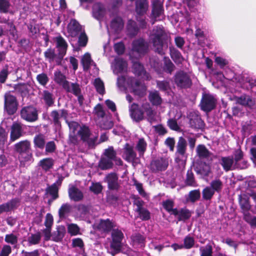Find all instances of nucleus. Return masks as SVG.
Here are the masks:
<instances>
[{
	"label": "nucleus",
	"instance_id": "f257e3e1",
	"mask_svg": "<svg viewBox=\"0 0 256 256\" xmlns=\"http://www.w3.org/2000/svg\"><path fill=\"white\" fill-rule=\"evenodd\" d=\"M117 84L120 88H124L133 92L140 97L146 94V86L134 78L127 76L118 77Z\"/></svg>",
	"mask_w": 256,
	"mask_h": 256
},
{
	"label": "nucleus",
	"instance_id": "f03ea898",
	"mask_svg": "<svg viewBox=\"0 0 256 256\" xmlns=\"http://www.w3.org/2000/svg\"><path fill=\"white\" fill-rule=\"evenodd\" d=\"M168 38V36L162 26L154 28L149 36L150 42L152 44L156 52L163 54L164 40Z\"/></svg>",
	"mask_w": 256,
	"mask_h": 256
},
{
	"label": "nucleus",
	"instance_id": "7ed1b4c3",
	"mask_svg": "<svg viewBox=\"0 0 256 256\" xmlns=\"http://www.w3.org/2000/svg\"><path fill=\"white\" fill-rule=\"evenodd\" d=\"M130 112L132 118L137 122L144 119V114L148 118H152L154 116V111L148 102L143 104L141 108H138L136 104H132L130 106Z\"/></svg>",
	"mask_w": 256,
	"mask_h": 256
},
{
	"label": "nucleus",
	"instance_id": "20e7f679",
	"mask_svg": "<svg viewBox=\"0 0 256 256\" xmlns=\"http://www.w3.org/2000/svg\"><path fill=\"white\" fill-rule=\"evenodd\" d=\"M30 146V144L27 141L17 144V152L19 153L18 158L20 166H25L32 162Z\"/></svg>",
	"mask_w": 256,
	"mask_h": 256
},
{
	"label": "nucleus",
	"instance_id": "39448f33",
	"mask_svg": "<svg viewBox=\"0 0 256 256\" xmlns=\"http://www.w3.org/2000/svg\"><path fill=\"white\" fill-rule=\"evenodd\" d=\"M78 134L81 137V138L84 141L86 142L90 148H93L96 145L98 144V132H90L87 126H83L80 127L78 131Z\"/></svg>",
	"mask_w": 256,
	"mask_h": 256
},
{
	"label": "nucleus",
	"instance_id": "423d86ee",
	"mask_svg": "<svg viewBox=\"0 0 256 256\" xmlns=\"http://www.w3.org/2000/svg\"><path fill=\"white\" fill-rule=\"evenodd\" d=\"M186 142L182 137H180L176 146V162L179 164H183L186 160Z\"/></svg>",
	"mask_w": 256,
	"mask_h": 256
},
{
	"label": "nucleus",
	"instance_id": "0eeeda50",
	"mask_svg": "<svg viewBox=\"0 0 256 256\" xmlns=\"http://www.w3.org/2000/svg\"><path fill=\"white\" fill-rule=\"evenodd\" d=\"M174 82L176 85L180 88H188L192 84V81L189 75L183 71H180L176 73Z\"/></svg>",
	"mask_w": 256,
	"mask_h": 256
},
{
	"label": "nucleus",
	"instance_id": "6e6552de",
	"mask_svg": "<svg viewBox=\"0 0 256 256\" xmlns=\"http://www.w3.org/2000/svg\"><path fill=\"white\" fill-rule=\"evenodd\" d=\"M216 100L214 96L210 94H204L203 95L200 106L204 111L208 112L212 110L216 106Z\"/></svg>",
	"mask_w": 256,
	"mask_h": 256
},
{
	"label": "nucleus",
	"instance_id": "1a4fd4ad",
	"mask_svg": "<svg viewBox=\"0 0 256 256\" xmlns=\"http://www.w3.org/2000/svg\"><path fill=\"white\" fill-rule=\"evenodd\" d=\"M20 114L23 119L30 122H35L38 118L37 110L33 106L24 108L20 112Z\"/></svg>",
	"mask_w": 256,
	"mask_h": 256
},
{
	"label": "nucleus",
	"instance_id": "9d476101",
	"mask_svg": "<svg viewBox=\"0 0 256 256\" xmlns=\"http://www.w3.org/2000/svg\"><path fill=\"white\" fill-rule=\"evenodd\" d=\"M4 108L8 114H12L16 112V98L10 92L5 95Z\"/></svg>",
	"mask_w": 256,
	"mask_h": 256
},
{
	"label": "nucleus",
	"instance_id": "9b49d317",
	"mask_svg": "<svg viewBox=\"0 0 256 256\" xmlns=\"http://www.w3.org/2000/svg\"><path fill=\"white\" fill-rule=\"evenodd\" d=\"M111 66L114 73L118 74L126 71L128 64L123 59L116 58L114 62L112 64Z\"/></svg>",
	"mask_w": 256,
	"mask_h": 256
},
{
	"label": "nucleus",
	"instance_id": "f8f14e48",
	"mask_svg": "<svg viewBox=\"0 0 256 256\" xmlns=\"http://www.w3.org/2000/svg\"><path fill=\"white\" fill-rule=\"evenodd\" d=\"M152 18L156 20H160L164 18V10L162 8V2L160 0L154 2L152 4Z\"/></svg>",
	"mask_w": 256,
	"mask_h": 256
},
{
	"label": "nucleus",
	"instance_id": "ddd939ff",
	"mask_svg": "<svg viewBox=\"0 0 256 256\" xmlns=\"http://www.w3.org/2000/svg\"><path fill=\"white\" fill-rule=\"evenodd\" d=\"M168 164L167 158H160L152 161L150 164L151 170L154 172L164 170Z\"/></svg>",
	"mask_w": 256,
	"mask_h": 256
},
{
	"label": "nucleus",
	"instance_id": "4468645a",
	"mask_svg": "<svg viewBox=\"0 0 256 256\" xmlns=\"http://www.w3.org/2000/svg\"><path fill=\"white\" fill-rule=\"evenodd\" d=\"M148 50V44L142 38L135 40L132 42V50L140 54L146 52Z\"/></svg>",
	"mask_w": 256,
	"mask_h": 256
},
{
	"label": "nucleus",
	"instance_id": "2eb2a0df",
	"mask_svg": "<svg viewBox=\"0 0 256 256\" xmlns=\"http://www.w3.org/2000/svg\"><path fill=\"white\" fill-rule=\"evenodd\" d=\"M122 158L130 162H134L136 158V154L133 147L128 144H126L124 147Z\"/></svg>",
	"mask_w": 256,
	"mask_h": 256
},
{
	"label": "nucleus",
	"instance_id": "dca6fc26",
	"mask_svg": "<svg viewBox=\"0 0 256 256\" xmlns=\"http://www.w3.org/2000/svg\"><path fill=\"white\" fill-rule=\"evenodd\" d=\"M67 30L68 36L74 38L80 33L82 26L76 20H72L68 25Z\"/></svg>",
	"mask_w": 256,
	"mask_h": 256
},
{
	"label": "nucleus",
	"instance_id": "f3484780",
	"mask_svg": "<svg viewBox=\"0 0 256 256\" xmlns=\"http://www.w3.org/2000/svg\"><path fill=\"white\" fill-rule=\"evenodd\" d=\"M67 116L68 112L64 110H53L50 114V119L52 120L54 124L58 126H59L60 125V118H66Z\"/></svg>",
	"mask_w": 256,
	"mask_h": 256
},
{
	"label": "nucleus",
	"instance_id": "a211bd4d",
	"mask_svg": "<svg viewBox=\"0 0 256 256\" xmlns=\"http://www.w3.org/2000/svg\"><path fill=\"white\" fill-rule=\"evenodd\" d=\"M124 22L122 18L118 16L114 17L110 22V30L112 32L118 33L124 28Z\"/></svg>",
	"mask_w": 256,
	"mask_h": 256
},
{
	"label": "nucleus",
	"instance_id": "6ab92c4d",
	"mask_svg": "<svg viewBox=\"0 0 256 256\" xmlns=\"http://www.w3.org/2000/svg\"><path fill=\"white\" fill-rule=\"evenodd\" d=\"M104 180L108 183V188L110 190H118L120 184L118 182V176L115 173H110L108 174Z\"/></svg>",
	"mask_w": 256,
	"mask_h": 256
},
{
	"label": "nucleus",
	"instance_id": "aec40b11",
	"mask_svg": "<svg viewBox=\"0 0 256 256\" xmlns=\"http://www.w3.org/2000/svg\"><path fill=\"white\" fill-rule=\"evenodd\" d=\"M56 43V46L59 52V56L61 58L66 54L68 48V44L65 40L61 36H58L54 38Z\"/></svg>",
	"mask_w": 256,
	"mask_h": 256
},
{
	"label": "nucleus",
	"instance_id": "412c9836",
	"mask_svg": "<svg viewBox=\"0 0 256 256\" xmlns=\"http://www.w3.org/2000/svg\"><path fill=\"white\" fill-rule=\"evenodd\" d=\"M236 100L237 104L250 108H252L256 103V101L254 99L246 94H243L240 96L236 97Z\"/></svg>",
	"mask_w": 256,
	"mask_h": 256
},
{
	"label": "nucleus",
	"instance_id": "4be33fe9",
	"mask_svg": "<svg viewBox=\"0 0 256 256\" xmlns=\"http://www.w3.org/2000/svg\"><path fill=\"white\" fill-rule=\"evenodd\" d=\"M94 226L100 230L107 232L112 229V224L108 219L106 220H99L96 222Z\"/></svg>",
	"mask_w": 256,
	"mask_h": 256
},
{
	"label": "nucleus",
	"instance_id": "5701e85b",
	"mask_svg": "<svg viewBox=\"0 0 256 256\" xmlns=\"http://www.w3.org/2000/svg\"><path fill=\"white\" fill-rule=\"evenodd\" d=\"M220 164L226 172L232 170L235 168L234 158L232 156L222 157L220 160Z\"/></svg>",
	"mask_w": 256,
	"mask_h": 256
},
{
	"label": "nucleus",
	"instance_id": "b1692460",
	"mask_svg": "<svg viewBox=\"0 0 256 256\" xmlns=\"http://www.w3.org/2000/svg\"><path fill=\"white\" fill-rule=\"evenodd\" d=\"M123 237L122 232L118 230H114L112 232V242L111 246L118 250L120 248L121 241Z\"/></svg>",
	"mask_w": 256,
	"mask_h": 256
},
{
	"label": "nucleus",
	"instance_id": "393cba45",
	"mask_svg": "<svg viewBox=\"0 0 256 256\" xmlns=\"http://www.w3.org/2000/svg\"><path fill=\"white\" fill-rule=\"evenodd\" d=\"M148 8L147 0H136V12L138 16L144 14Z\"/></svg>",
	"mask_w": 256,
	"mask_h": 256
},
{
	"label": "nucleus",
	"instance_id": "a878e982",
	"mask_svg": "<svg viewBox=\"0 0 256 256\" xmlns=\"http://www.w3.org/2000/svg\"><path fill=\"white\" fill-rule=\"evenodd\" d=\"M105 14V9L102 5L97 3L94 4L92 8V15L94 18L100 20Z\"/></svg>",
	"mask_w": 256,
	"mask_h": 256
},
{
	"label": "nucleus",
	"instance_id": "bb28decb",
	"mask_svg": "<svg viewBox=\"0 0 256 256\" xmlns=\"http://www.w3.org/2000/svg\"><path fill=\"white\" fill-rule=\"evenodd\" d=\"M68 194L70 198L74 201H79L83 198L82 192L78 188L72 186L68 190Z\"/></svg>",
	"mask_w": 256,
	"mask_h": 256
},
{
	"label": "nucleus",
	"instance_id": "cd10ccee",
	"mask_svg": "<svg viewBox=\"0 0 256 256\" xmlns=\"http://www.w3.org/2000/svg\"><path fill=\"white\" fill-rule=\"evenodd\" d=\"M54 160L52 158H45L40 160L38 166L47 172L52 168Z\"/></svg>",
	"mask_w": 256,
	"mask_h": 256
},
{
	"label": "nucleus",
	"instance_id": "c85d7f7f",
	"mask_svg": "<svg viewBox=\"0 0 256 256\" xmlns=\"http://www.w3.org/2000/svg\"><path fill=\"white\" fill-rule=\"evenodd\" d=\"M16 206V200L14 199L0 205V214L4 212H9L14 210Z\"/></svg>",
	"mask_w": 256,
	"mask_h": 256
},
{
	"label": "nucleus",
	"instance_id": "c756f323",
	"mask_svg": "<svg viewBox=\"0 0 256 256\" xmlns=\"http://www.w3.org/2000/svg\"><path fill=\"white\" fill-rule=\"evenodd\" d=\"M133 70L134 73L138 76H143L144 78H148V75L144 69L143 66L138 62H134Z\"/></svg>",
	"mask_w": 256,
	"mask_h": 256
},
{
	"label": "nucleus",
	"instance_id": "7c9ffc66",
	"mask_svg": "<svg viewBox=\"0 0 256 256\" xmlns=\"http://www.w3.org/2000/svg\"><path fill=\"white\" fill-rule=\"evenodd\" d=\"M54 80L56 83L62 86L63 88L68 84V82L66 80V78L60 71L57 70L54 73Z\"/></svg>",
	"mask_w": 256,
	"mask_h": 256
},
{
	"label": "nucleus",
	"instance_id": "2f4dec72",
	"mask_svg": "<svg viewBox=\"0 0 256 256\" xmlns=\"http://www.w3.org/2000/svg\"><path fill=\"white\" fill-rule=\"evenodd\" d=\"M81 62L83 66L84 70H88L90 66L94 64L96 66L91 58L90 55L89 53H86L82 58Z\"/></svg>",
	"mask_w": 256,
	"mask_h": 256
},
{
	"label": "nucleus",
	"instance_id": "473e14b6",
	"mask_svg": "<svg viewBox=\"0 0 256 256\" xmlns=\"http://www.w3.org/2000/svg\"><path fill=\"white\" fill-rule=\"evenodd\" d=\"M198 156L201 158H208L210 155V152L204 145H198L196 148Z\"/></svg>",
	"mask_w": 256,
	"mask_h": 256
},
{
	"label": "nucleus",
	"instance_id": "72a5a7b5",
	"mask_svg": "<svg viewBox=\"0 0 256 256\" xmlns=\"http://www.w3.org/2000/svg\"><path fill=\"white\" fill-rule=\"evenodd\" d=\"M148 98L153 105L158 106L161 104L162 100L157 91L150 92Z\"/></svg>",
	"mask_w": 256,
	"mask_h": 256
},
{
	"label": "nucleus",
	"instance_id": "f704fd0d",
	"mask_svg": "<svg viewBox=\"0 0 256 256\" xmlns=\"http://www.w3.org/2000/svg\"><path fill=\"white\" fill-rule=\"evenodd\" d=\"M240 204L241 208L245 214H248V210L250 209V206L248 202V200L246 196H241L239 197Z\"/></svg>",
	"mask_w": 256,
	"mask_h": 256
},
{
	"label": "nucleus",
	"instance_id": "c9c22d12",
	"mask_svg": "<svg viewBox=\"0 0 256 256\" xmlns=\"http://www.w3.org/2000/svg\"><path fill=\"white\" fill-rule=\"evenodd\" d=\"M134 246L136 248H142L144 246V238L140 234H135L132 236Z\"/></svg>",
	"mask_w": 256,
	"mask_h": 256
},
{
	"label": "nucleus",
	"instance_id": "e433bc0d",
	"mask_svg": "<svg viewBox=\"0 0 256 256\" xmlns=\"http://www.w3.org/2000/svg\"><path fill=\"white\" fill-rule=\"evenodd\" d=\"M162 205L164 208L171 214L176 216L178 214V210L176 208H174L173 201L169 200H166L163 202Z\"/></svg>",
	"mask_w": 256,
	"mask_h": 256
},
{
	"label": "nucleus",
	"instance_id": "4c0bfd02",
	"mask_svg": "<svg viewBox=\"0 0 256 256\" xmlns=\"http://www.w3.org/2000/svg\"><path fill=\"white\" fill-rule=\"evenodd\" d=\"M42 98L44 100L45 104L48 106H52L54 102V95L48 90L43 91L42 94Z\"/></svg>",
	"mask_w": 256,
	"mask_h": 256
},
{
	"label": "nucleus",
	"instance_id": "58836bf2",
	"mask_svg": "<svg viewBox=\"0 0 256 256\" xmlns=\"http://www.w3.org/2000/svg\"><path fill=\"white\" fill-rule=\"evenodd\" d=\"M112 166V160L104 156L102 158L98 164L100 168L102 170L110 169Z\"/></svg>",
	"mask_w": 256,
	"mask_h": 256
},
{
	"label": "nucleus",
	"instance_id": "ea45409f",
	"mask_svg": "<svg viewBox=\"0 0 256 256\" xmlns=\"http://www.w3.org/2000/svg\"><path fill=\"white\" fill-rule=\"evenodd\" d=\"M127 28L128 34L130 36H134L138 32V28L135 22L129 20L128 22Z\"/></svg>",
	"mask_w": 256,
	"mask_h": 256
},
{
	"label": "nucleus",
	"instance_id": "a19ab883",
	"mask_svg": "<svg viewBox=\"0 0 256 256\" xmlns=\"http://www.w3.org/2000/svg\"><path fill=\"white\" fill-rule=\"evenodd\" d=\"M147 146L146 142L144 138H140L136 145V149L138 152L139 155L142 156L145 152Z\"/></svg>",
	"mask_w": 256,
	"mask_h": 256
},
{
	"label": "nucleus",
	"instance_id": "79ce46f5",
	"mask_svg": "<svg viewBox=\"0 0 256 256\" xmlns=\"http://www.w3.org/2000/svg\"><path fill=\"white\" fill-rule=\"evenodd\" d=\"M67 91L72 92L75 95H78L80 93V88L78 84L74 83L68 82V84L64 88Z\"/></svg>",
	"mask_w": 256,
	"mask_h": 256
},
{
	"label": "nucleus",
	"instance_id": "37998d69",
	"mask_svg": "<svg viewBox=\"0 0 256 256\" xmlns=\"http://www.w3.org/2000/svg\"><path fill=\"white\" fill-rule=\"evenodd\" d=\"M94 85L96 91L100 94L104 93L105 89L103 82L100 78H96L94 82Z\"/></svg>",
	"mask_w": 256,
	"mask_h": 256
},
{
	"label": "nucleus",
	"instance_id": "c03bdc74",
	"mask_svg": "<svg viewBox=\"0 0 256 256\" xmlns=\"http://www.w3.org/2000/svg\"><path fill=\"white\" fill-rule=\"evenodd\" d=\"M164 70L168 73L171 74L174 70V64L168 58L166 57L164 58Z\"/></svg>",
	"mask_w": 256,
	"mask_h": 256
},
{
	"label": "nucleus",
	"instance_id": "a18cd8bd",
	"mask_svg": "<svg viewBox=\"0 0 256 256\" xmlns=\"http://www.w3.org/2000/svg\"><path fill=\"white\" fill-rule=\"evenodd\" d=\"M136 211L138 213L139 216L144 220H148L150 218V214L148 210L138 206Z\"/></svg>",
	"mask_w": 256,
	"mask_h": 256
},
{
	"label": "nucleus",
	"instance_id": "49530a36",
	"mask_svg": "<svg viewBox=\"0 0 256 256\" xmlns=\"http://www.w3.org/2000/svg\"><path fill=\"white\" fill-rule=\"evenodd\" d=\"M34 143L36 147L40 148H43L45 144L44 136L42 134L36 136L34 138Z\"/></svg>",
	"mask_w": 256,
	"mask_h": 256
},
{
	"label": "nucleus",
	"instance_id": "de8ad7c7",
	"mask_svg": "<svg viewBox=\"0 0 256 256\" xmlns=\"http://www.w3.org/2000/svg\"><path fill=\"white\" fill-rule=\"evenodd\" d=\"M170 56L172 59L176 64H180L184 60V58L182 56L180 52L176 50H171Z\"/></svg>",
	"mask_w": 256,
	"mask_h": 256
},
{
	"label": "nucleus",
	"instance_id": "09e8293b",
	"mask_svg": "<svg viewBox=\"0 0 256 256\" xmlns=\"http://www.w3.org/2000/svg\"><path fill=\"white\" fill-rule=\"evenodd\" d=\"M210 188L214 190V192H219L222 188V183L219 179H216L212 180L210 184Z\"/></svg>",
	"mask_w": 256,
	"mask_h": 256
},
{
	"label": "nucleus",
	"instance_id": "8fccbe9b",
	"mask_svg": "<svg viewBox=\"0 0 256 256\" xmlns=\"http://www.w3.org/2000/svg\"><path fill=\"white\" fill-rule=\"evenodd\" d=\"M98 125L102 129L108 130L112 127L113 122L112 120L104 118L101 121L98 122Z\"/></svg>",
	"mask_w": 256,
	"mask_h": 256
},
{
	"label": "nucleus",
	"instance_id": "3c124183",
	"mask_svg": "<svg viewBox=\"0 0 256 256\" xmlns=\"http://www.w3.org/2000/svg\"><path fill=\"white\" fill-rule=\"evenodd\" d=\"M202 197L206 200H210L214 194V190L210 186L206 187L202 191Z\"/></svg>",
	"mask_w": 256,
	"mask_h": 256
},
{
	"label": "nucleus",
	"instance_id": "603ef678",
	"mask_svg": "<svg viewBox=\"0 0 256 256\" xmlns=\"http://www.w3.org/2000/svg\"><path fill=\"white\" fill-rule=\"evenodd\" d=\"M71 206L68 204H63L58 210L59 216L60 218L64 217L70 210Z\"/></svg>",
	"mask_w": 256,
	"mask_h": 256
},
{
	"label": "nucleus",
	"instance_id": "864d4df0",
	"mask_svg": "<svg viewBox=\"0 0 256 256\" xmlns=\"http://www.w3.org/2000/svg\"><path fill=\"white\" fill-rule=\"evenodd\" d=\"M194 244V240L193 237L190 236H186L184 240V248L190 249L192 248Z\"/></svg>",
	"mask_w": 256,
	"mask_h": 256
},
{
	"label": "nucleus",
	"instance_id": "5fc2aeb1",
	"mask_svg": "<svg viewBox=\"0 0 256 256\" xmlns=\"http://www.w3.org/2000/svg\"><path fill=\"white\" fill-rule=\"evenodd\" d=\"M201 256H212V247L210 244L200 248Z\"/></svg>",
	"mask_w": 256,
	"mask_h": 256
},
{
	"label": "nucleus",
	"instance_id": "6e6d98bb",
	"mask_svg": "<svg viewBox=\"0 0 256 256\" xmlns=\"http://www.w3.org/2000/svg\"><path fill=\"white\" fill-rule=\"evenodd\" d=\"M47 192L52 197L53 200L56 199L58 197V189L56 184H54L48 187L46 190Z\"/></svg>",
	"mask_w": 256,
	"mask_h": 256
},
{
	"label": "nucleus",
	"instance_id": "4d7b16f0",
	"mask_svg": "<svg viewBox=\"0 0 256 256\" xmlns=\"http://www.w3.org/2000/svg\"><path fill=\"white\" fill-rule=\"evenodd\" d=\"M104 156V157L110 158L112 160L116 158V153L114 150L113 148L111 146L105 150Z\"/></svg>",
	"mask_w": 256,
	"mask_h": 256
},
{
	"label": "nucleus",
	"instance_id": "13d9d810",
	"mask_svg": "<svg viewBox=\"0 0 256 256\" xmlns=\"http://www.w3.org/2000/svg\"><path fill=\"white\" fill-rule=\"evenodd\" d=\"M94 113L98 118H104L105 112L100 104H98L96 106L94 110Z\"/></svg>",
	"mask_w": 256,
	"mask_h": 256
},
{
	"label": "nucleus",
	"instance_id": "bf43d9fd",
	"mask_svg": "<svg viewBox=\"0 0 256 256\" xmlns=\"http://www.w3.org/2000/svg\"><path fill=\"white\" fill-rule=\"evenodd\" d=\"M52 223H53L52 216L50 214H48L46 216V222H45V225H46V227L47 228L46 230L48 232V233L46 234V236L48 238H50V234H49L50 230H49V228L52 225Z\"/></svg>",
	"mask_w": 256,
	"mask_h": 256
},
{
	"label": "nucleus",
	"instance_id": "052dcab7",
	"mask_svg": "<svg viewBox=\"0 0 256 256\" xmlns=\"http://www.w3.org/2000/svg\"><path fill=\"white\" fill-rule=\"evenodd\" d=\"M7 135L5 130L0 126V149H3L6 141Z\"/></svg>",
	"mask_w": 256,
	"mask_h": 256
},
{
	"label": "nucleus",
	"instance_id": "680f3d73",
	"mask_svg": "<svg viewBox=\"0 0 256 256\" xmlns=\"http://www.w3.org/2000/svg\"><path fill=\"white\" fill-rule=\"evenodd\" d=\"M179 220H185L188 219L191 216L190 212L187 210H182L180 212L178 211Z\"/></svg>",
	"mask_w": 256,
	"mask_h": 256
},
{
	"label": "nucleus",
	"instance_id": "e2e57ef3",
	"mask_svg": "<svg viewBox=\"0 0 256 256\" xmlns=\"http://www.w3.org/2000/svg\"><path fill=\"white\" fill-rule=\"evenodd\" d=\"M244 220L252 226L256 227V216H252L250 214H245Z\"/></svg>",
	"mask_w": 256,
	"mask_h": 256
},
{
	"label": "nucleus",
	"instance_id": "0e129e2a",
	"mask_svg": "<svg viewBox=\"0 0 256 256\" xmlns=\"http://www.w3.org/2000/svg\"><path fill=\"white\" fill-rule=\"evenodd\" d=\"M36 80L42 86L46 84L48 81V78L46 74L42 73L36 76Z\"/></svg>",
	"mask_w": 256,
	"mask_h": 256
},
{
	"label": "nucleus",
	"instance_id": "69168bd1",
	"mask_svg": "<svg viewBox=\"0 0 256 256\" xmlns=\"http://www.w3.org/2000/svg\"><path fill=\"white\" fill-rule=\"evenodd\" d=\"M68 232L72 235H76L79 234L80 228L78 226L74 224H70L68 226Z\"/></svg>",
	"mask_w": 256,
	"mask_h": 256
},
{
	"label": "nucleus",
	"instance_id": "338daca9",
	"mask_svg": "<svg viewBox=\"0 0 256 256\" xmlns=\"http://www.w3.org/2000/svg\"><path fill=\"white\" fill-rule=\"evenodd\" d=\"M44 56L46 59L48 60L49 62H52L54 60L56 54L54 50L49 48L44 52Z\"/></svg>",
	"mask_w": 256,
	"mask_h": 256
},
{
	"label": "nucleus",
	"instance_id": "774afa93",
	"mask_svg": "<svg viewBox=\"0 0 256 256\" xmlns=\"http://www.w3.org/2000/svg\"><path fill=\"white\" fill-rule=\"evenodd\" d=\"M215 62L221 68H224L228 64V61L222 57L218 56L215 58Z\"/></svg>",
	"mask_w": 256,
	"mask_h": 256
}]
</instances>
